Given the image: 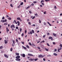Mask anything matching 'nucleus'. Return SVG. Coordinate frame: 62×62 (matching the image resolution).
Masks as SVG:
<instances>
[{
	"label": "nucleus",
	"mask_w": 62,
	"mask_h": 62,
	"mask_svg": "<svg viewBox=\"0 0 62 62\" xmlns=\"http://www.w3.org/2000/svg\"><path fill=\"white\" fill-rule=\"evenodd\" d=\"M62 49L61 48V47H60V48H59L58 49V52H60V50H62Z\"/></svg>",
	"instance_id": "6"
},
{
	"label": "nucleus",
	"mask_w": 62,
	"mask_h": 62,
	"mask_svg": "<svg viewBox=\"0 0 62 62\" xmlns=\"http://www.w3.org/2000/svg\"><path fill=\"white\" fill-rule=\"evenodd\" d=\"M2 20H4V19H5V17H3L2 18Z\"/></svg>",
	"instance_id": "54"
},
{
	"label": "nucleus",
	"mask_w": 62,
	"mask_h": 62,
	"mask_svg": "<svg viewBox=\"0 0 62 62\" xmlns=\"http://www.w3.org/2000/svg\"><path fill=\"white\" fill-rule=\"evenodd\" d=\"M60 46L61 47H62V44H60Z\"/></svg>",
	"instance_id": "36"
},
{
	"label": "nucleus",
	"mask_w": 62,
	"mask_h": 62,
	"mask_svg": "<svg viewBox=\"0 0 62 62\" xmlns=\"http://www.w3.org/2000/svg\"><path fill=\"white\" fill-rule=\"evenodd\" d=\"M20 32H21L22 31V28H20Z\"/></svg>",
	"instance_id": "27"
},
{
	"label": "nucleus",
	"mask_w": 62,
	"mask_h": 62,
	"mask_svg": "<svg viewBox=\"0 0 62 62\" xmlns=\"http://www.w3.org/2000/svg\"><path fill=\"white\" fill-rule=\"evenodd\" d=\"M53 34L54 37H56V34L54 33H53Z\"/></svg>",
	"instance_id": "13"
},
{
	"label": "nucleus",
	"mask_w": 62,
	"mask_h": 62,
	"mask_svg": "<svg viewBox=\"0 0 62 62\" xmlns=\"http://www.w3.org/2000/svg\"><path fill=\"white\" fill-rule=\"evenodd\" d=\"M53 55H55V56H57V54L55 53H54L53 54Z\"/></svg>",
	"instance_id": "15"
},
{
	"label": "nucleus",
	"mask_w": 62,
	"mask_h": 62,
	"mask_svg": "<svg viewBox=\"0 0 62 62\" xmlns=\"http://www.w3.org/2000/svg\"><path fill=\"white\" fill-rule=\"evenodd\" d=\"M12 48H11L10 49V51H11V52H12Z\"/></svg>",
	"instance_id": "34"
},
{
	"label": "nucleus",
	"mask_w": 62,
	"mask_h": 62,
	"mask_svg": "<svg viewBox=\"0 0 62 62\" xmlns=\"http://www.w3.org/2000/svg\"><path fill=\"white\" fill-rule=\"evenodd\" d=\"M46 44L47 45V46H50V45H49V44L48 43H47Z\"/></svg>",
	"instance_id": "35"
},
{
	"label": "nucleus",
	"mask_w": 62,
	"mask_h": 62,
	"mask_svg": "<svg viewBox=\"0 0 62 62\" xmlns=\"http://www.w3.org/2000/svg\"><path fill=\"white\" fill-rule=\"evenodd\" d=\"M22 47L24 50H26V48L23 46H22Z\"/></svg>",
	"instance_id": "10"
},
{
	"label": "nucleus",
	"mask_w": 62,
	"mask_h": 62,
	"mask_svg": "<svg viewBox=\"0 0 62 62\" xmlns=\"http://www.w3.org/2000/svg\"><path fill=\"white\" fill-rule=\"evenodd\" d=\"M53 44H54V45H55V43L54 42H53Z\"/></svg>",
	"instance_id": "45"
},
{
	"label": "nucleus",
	"mask_w": 62,
	"mask_h": 62,
	"mask_svg": "<svg viewBox=\"0 0 62 62\" xmlns=\"http://www.w3.org/2000/svg\"><path fill=\"white\" fill-rule=\"evenodd\" d=\"M13 27L14 28H15V27L14 25H11V26L10 27V28H12Z\"/></svg>",
	"instance_id": "3"
},
{
	"label": "nucleus",
	"mask_w": 62,
	"mask_h": 62,
	"mask_svg": "<svg viewBox=\"0 0 62 62\" xmlns=\"http://www.w3.org/2000/svg\"><path fill=\"white\" fill-rule=\"evenodd\" d=\"M45 56V55L43 56L42 55H39V57H42H42H44V56Z\"/></svg>",
	"instance_id": "1"
},
{
	"label": "nucleus",
	"mask_w": 62,
	"mask_h": 62,
	"mask_svg": "<svg viewBox=\"0 0 62 62\" xmlns=\"http://www.w3.org/2000/svg\"><path fill=\"white\" fill-rule=\"evenodd\" d=\"M3 49V46H1L0 47V49Z\"/></svg>",
	"instance_id": "28"
},
{
	"label": "nucleus",
	"mask_w": 62,
	"mask_h": 62,
	"mask_svg": "<svg viewBox=\"0 0 62 62\" xmlns=\"http://www.w3.org/2000/svg\"><path fill=\"white\" fill-rule=\"evenodd\" d=\"M1 53H2V54H3V53H4V51H1Z\"/></svg>",
	"instance_id": "60"
},
{
	"label": "nucleus",
	"mask_w": 62,
	"mask_h": 62,
	"mask_svg": "<svg viewBox=\"0 0 62 62\" xmlns=\"http://www.w3.org/2000/svg\"><path fill=\"white\" fill-rule=\"evenodd\" d=\"M20 8V5H19V6L17 7V8Z\"/></svg>",
	"instance_id": "38"
},
{
	"label": "nucleus",
	"mask_w": 62,
	"mask_h": 62,
	"mask_svg": "<svg viewBox=\"0 0 62 62\" xmlns=\"http://www.w3.org/2000/svg\"><path fill=\"white\" fill-rule=\"evenodd\" d=\"M54 8H55V9H56V6H54Z\"/></svg>",
	"instance_id": "59"
},
{
	"label": "nucleus",
	"mask_w": 62,
	"mask_h": 62,
	"mask_svg": "<svg viewBox=\"0 0 62 62\" xmlns=\"http://www.w3.org/2000/svg\"><path fill=\"white\" fill-rule=\"evenodd\" d=\"M29 13L30 14H31V13H32V12H31V11H29Z\"/></svg>",
	"instance_id": "39"
},
{
	"label": "nucleus",
	"mask_w": 62,
	"mask_h": 62,
	"mask_svg": "<svg viewBox=\"0 0 62 62\" xmlns=\"http://www.w3.org/2000/svg\"><path fill=\"white\" fill-rule=\"evenodd\" d=\"M40 42V41H39L37 42V43H39Z\"/></svg>",
	"instance_id": "61"
},
{
	"label": "nucleus",
	"mask_w": 62,
	"mask_h": 62,
	"mask_svg": "<svg viewBox=\"0 0 62 62\" xmlns=\"http://www.w3.org/2000/svg\"><path fill=\"white\" fill-rule=\"evenodd\" d=\"M37 60H38V58L35 59H34V61H37Z\"/></svg>",
	"instance_id": "20"
},
{
	"label": "nucleus",
	"mask_w": 62,
	"mask_h": 62,
	"mask_svg": "<svg viewBox=\"0 0 62 62\" xmlns=\"http://www.w3.org/2000/svg\"><path fill=\"white\" fill-rule=\"evenodd\" d=\"M11 18L10 17H9L8 18V19L9 20H11Z\"/></svg>",
	"instance_id": "31"
},
{
	"label": "nucleus",
	"mask_w": 62,
	"mask_h": 62,
	"mask_svg": "<svg viewBox=\"0 0 62 62\" xmlns=\"http://www.w3.org/2000/svg\"><path fill=\"white\" fill-rule=\"evenodd\" d=\"M54 51H55V52H56V51H57V49H55L54 50Z\"/></svg>",
	"instance_id": "49"
},
{
	"label": "nucleus",
	"mask_w": 62,
	"mask_h": 62,
	"mask_svg": "<svg viewBox=\"0 0 62 62\" xmlns=\"http://www.w3.org/2000/svg\"><path fill=\"white\" fill-rule=\"evenodd\" d=\"M30 8V6H29L26 8V9H27L28 8Z\"/></svg>",
	"instance_id": "32"
},
{
	"label": "nucleus",
	"mask_w": 62,
	"mask_h": 62,
	"mask_svg": "<svg viewBox=\"0 0 62 62\" xmlns=\"http://www.w3.org/2000/svg\"><path fill=\"white\" fill-rule=\"evenodd\" d=\"M17 23L18 24H20V22L19 21H17Z\"/></svg>",
	"instance_id": "52"
},
{
	"label": "nucleus",
	"mask_w": 62,
	"mask_h": 62,
	"mask_svg": "<svg viewBox=\"0 0 62 62\" xmlns=\"http://www.w3.org/2000/svg\"><path fill=\"white\" fill-rule=\"evenodd\" d=\"M43 60H44V61H45L46 60L45 58H44L43 59Z\"/></svg>",
	"instance_id": "56"
},
{
	"label": "nucleus",
	"mask_w": 62,
	"mask_h": 62,
	"mask_svg": "<svg viewBox=\"0 0 62 62\" xmlns=\"http://www.w3.org/2000/svg\"><path fill=\"white\" fill-rule=\"evenodd\" d=\"M9 31V29H8V27L6 28V32L7 33H8V32Z\"/></svg>",
	"instance_id": "4"
},
{
	"label": "nucleus",
	"mask_w": 62,
	"mask_h": 62,
	"mask_svg": "<svg viewBox=\"0 0 62 62\" xmlns=\"http://www.w3.org/2000/svg\"><path fill=\"white\" fill-rule=\"evenodd\" d=\"M10 6L12 8H13V6H12V4H10Z\"/></svg>",
	"instance_id": "29"
},
{
	"label": "nucleus",
	"mask_w": 62,
	"mask_h": 62,
	"mask_svg": "<svg viewBox=\"0 0 62 62\" xmlns=\"http://www.w3.org/2000/svg\"><path fill=\"white\" fill-rule=\"evenodd\" d=\"M13 23L14 24L15 23L16 24H17V23L16 22V21L15 20H14L13 22Z\"/></svg>",
	"instance_id": "12"
},
{
	"label": "nucleus",
	"mask_w": 62,
	"mask_h": 62,
	"mask_svg": "<svg viewBox=\"0 0 62 62\" xmlns=\"http://www.w3.org/2000/svg\"><path fill=\"white\" fill-rule=\"evenodd\" d=\"M16 61H20V60H21V59L19 58L16 59Z\"/></svg>",
	"instance_id": "9"
},
{
	"label": "nucleus",
	"mask_w": 62,
	"mask_h": 62,
	"mask_svg": "<svg viewBox=\"0 0 62 62\" xmlns=\"http://www.w3.org/2000/svg\"><path fill=\"white\" fill-rule=\"evenodd\" d=\"M4 55L5 57H6V58H8V55H7L6 54H4Z\"/></svg>",
	"instance_id": "7"
},
{
	"label": "nucleus",
	"mask_w": 62,
	"mask_h": 62,
	"mask_svg": "<svg viewBox=\"0 0 62 62\" xmlns=\"http://www.w3.org/2000/svg\"><path fill=\"white\" fill-rule=\"evenodd\" d=\"M49 39H51V40H53V38L51 37H49Z\"/></svg>",
	"instance_id": "14"
},
{
	"label": "nucleus",
	"mask_w": 62,
	"mask_h": 62,
	"mask_svg": "<svg viewBox=\"0 0 62 62\" xmlns=\"http://www.w3.org/2000/svg\"><path fill=\"white\" fill-rule=\"evenodd\" d=\"M26 47L28 48V49H29V46L28 45H27L26 46Z\"/></svg>",
	"instance_id": "17"
},
{
	"label": "nucleus",
	"mask_w": 62,
	"mask_h": 62,
	"mask_svg": "<svg viewBox=\"0 0 62 62\" xmlns=\"http://www.w3.org/2000/svg\"><path fill=\"white\" fill-rule=\"evenodd\" d=\"M16 42H17V43H18V40L17 39H16Z\"/></svg>",
	"instance_id": "41"
},
{
	"label": "nucleus",
	"mask_w": 62,
	"mask_h": 62,
	"mask_svg": "<svg viewBox=\"0 0 62 62\" xmlns=\"http://www.w3.org/2000/svg\"><path fill=\"white\" fill-rule=\"evenodd\" d=\"M34 4L33 3H32L31 4V6H34Z\"/></svg>",
	"instance_id": "37"
},
{
	"label": "nucleus",
	"mask_w": 62,
	"mask_h": 62,
	"mask_svg": "<svg viewBox=\"0 0 62 62\" xmlns=\"http://www.w3.org/2000/svg\"><path fill=\"white\" fill-rule=\"evenodd\" d=\"M4 25H8V23H4Z\"/></svg>",
	"instance_id": "33"
},
{
	"label": "nucleus",
	"mask_w": 62,
	"mask_h": 62,
	"mask_svg": "<svg viewBox=\"0 0 62 62\" xmlns=\"http://www.w3.org/2000/svg\"><path fill=\"white\" fill-rule=\"evenodd\" d=\"M31 31L32 33H34V30H32Z\"/></svg>",
	"instance_id": "23"
},
{
	"label": "nucleus",
	"mask_w": 62,
	"mask_h": 62,
	"mask_svg": "<svg viewBox=\"0 0 62 62\" xmlns=\"http://www.w3.org/2000/svg\"><path fill=\"white\" fill-rule=\"evenodd\" d=\"M23 2H22L20 3V5H21V6H22V5H23Z\"/></svg>",
	"instance_id": "25"
},
{
	"label": "nucleus",
	"mask_w": 62,
	"mask_h": 62,
	"mask_svg": "<svg viewBox=\"0 0 62 62\" xmlns=\"http://www.w3.org/2000/svg\"><path fill=\"white\" fill-rule=\"evenodd\" d=\"M29 45H32V44H31V43L30 42L29 43Z\"/></svg>",
	"instance_id": "48"
},
{
	"label": "nucleus",
	"mask_w": 62,
	"mask_h": 62,
	"mask_svg": "<svg viewBox=\"0 0 62 62\" xmlns=\"http://www.w3.org/2000/svg\"><path fill=\"white\" fill-rule=\"evenodd\" d=\"M47 35H50V33H47Z\"/></svg>",
	"instance_id": "55"
},
{
	"label": "nucleus",
	"mask_w": 62,
	"mask_h": 62,
	"mask_svg": "<svg viewBox=\"0 0 62 62\" xmlns=\"http://www.w3.org/2000/svg\"><path fill=\"white\" fill-rule=\"evenodd\" d=\"M46 24V23L45 22H44V25H45Z\"/></svg>",
	"instance_id": "46"
},
{
	"label": "nucleus",
	"mask_w": 62,
	"mask_h": 62,
	"mask_svg": "<svg viewBox=\"0 0 62 62\" xmlns=\"http://www.w3.org/2000/svg\"><path fill=\"white\" fill-rule=\"evenodd\" d=\"M46 11H45L44 12V14H46Z\"/></svg>",
	"instance_id": "47"
},
{
	"label": "nucleus",
	"mask_w": 62,
	"mask_h": 62,
	"mask_svg": "<svg viewBox=\"0 0 62 62\" xmlns=\"http://www.w3.org/2000/svg\"><path fill=\"white\" fill-rule=\"evenodd\" d=\"M21 36L22 37H23V36H24V34H23V33L22 34Z\"/></svg>",
	"instance_id": "26"
},
{
	"label": "nucleus",
	"mask_w": 62,
	"mask_h": 62,
	"mask_svg": "<svg viewBox=\"0 0 62 62\" xmlns=\"http://www.w3.org/2000/svg\"><path fill=\"white\" fill-rule=\"evenodd\" d=\"M30 34H32V32H31V31L30 32Z\"/></svg>",
	"instance_id": "62"
},
{
	"label": "nucleus",
	"mask_w": 62,
	"mask_h": 62,
	"mask_svg": "<svg viewBox=\"0 0 62 62\" xmlns=\"http://www.w3.org/2000/svg\"><path fill=\"white\" fill-rule=\"evenodd\" d=\"M35 18V16H34L33 17H32V19H34Z\"/></svg>",
	"instance_id": "57"
},
{
	"label": "nucleus",
	"mask_w": 62,
	"mask_h": 62,
	"mask_svg": "<svg viewBox=\"0 0 62 62\" xmlns=\"http://www.w3.org/2000/svg\"><path fill=\"white\" fill-rule=\"evenodd\" d=\"M29 60H30V61H33V59L32 58H31L29 59Z\"/></svg>",
	"instance_id": "21"
},
{
	"label": "nucleus",
	"mask_w": 62,
	"mask_h": 62,
	"mask_svg": "<svg viewBox=\"0 0 62 62\" xmlns=\"http://www.w3.org/2000/svg\"><path fill=\"white\" fill-rule=\"evenodd\" d=\"M25 55L24 54H22V57H25Z\"/></svg>",
	"instance_id": "11"
},
{
	"label": "nucleus",
	"mask_w": 62,
	"mask_h": 62,
	"mask_svg": "<svg viewBox=\"0 0 62 62\" xmlns=\"http://www.w3.org/2000/svg\"><path fill=\"white\" fill-rule=\"evenodd\" d=\"M47 56H51V55L50 54L48 55H47Z\"/></svg>",
	"instance_id": "44"
},
{
	"label": "nucleus",
	"mask_w": 62,
	"mask_h": 62,
	"mask_svg": "<svg viewBox=\"0 0 62 62\" xmlns=\"http://www.w3.org/2000/svg\"><path fill=\"white\" fill-rule=\"evenodd\" d=\"M42 2H44V1L43 0H42L40 2V3H42Z\"/></svg>",
	"instance_id": "30"
},
{
	"label": "nucleus",
	"mask_w": 62,
	"mask_h": 62,
	"mask_svg": "<svg viewBox=\"0 0 62 62\" xmlns=\"http://www.w3.org/2000/svg\"><path fill=\"white\" fill-rule=\"evenodd\" d=\"M44 42H45V41L44 40H43L42 41H41L40 42V43H44Z\"/></svg>",
	"instance_id": "16"
},
{
	"label": "nucleus",
	"mask_w": 62,
	"mask_h": 62,
	"mask_svg": "<svg viewBox=\"0 0 62 62\" xmlns=\"http://www.w3.org/2000/svg\"><path fill=\"white\" fill-rule=\"evenodd\" d=\"M37 48H38V49H40V48L39 47H37Z\"/></svg>",
	"instance_id": "50"
},
{
	"label": "nucleus",
	"mask_w": 62,
	"mask_h": 62,
	"mask_svg": "<svg viewBox=\"0 0 62 62\" xmlns=\"http://www.w3.org/2000/svg\"><path fill=\"white\" fill-rule=\"evenodd\" d=\"M33 3H34V4H35V3H37V2L35 1L33 2Z\"/></svg>",
	"instance_id": "42"
},
{
	"label": "nucleus",
	"mask_w": 62,
	"mask_h": 62,
	"mask_svg": "<svg viewBox=\"0 0 62 62\" xmlns=\"http://www.w3.org/2000/svg\"><path fill=\"white\" fill-rule=\"evenodd\" d=\"M45 36H46V35H43V38H45Z\"/></svg>",
	"instance_id": "64"
},
{
	"label": "nucleus",
	"mask_w": 62,
	"mask_h": 62,
	"mask_svg": "<svg viewBox=\"0 0 62 62\" xmlns=\"http://www.w3.org/2000/svg\"><path fill=\"white\" fill-rule=\"evenodd\" d=\"M0 22H2V23H3L4 22H5V20H1Z\"/></svg>",
	"instance_id": "19"
},
{
	"label": "nucleus",
	"mask_w": 62,
	"mask_h": 62,
	"mask_svg": "<svg viewBox=\"0 0 62 62\" xmlns=\"http://www.w3.org/2000/svg\"><path fill=\"white\" fill-rule=\"evenodd\" d=\"M16 55H19V53H16Z\"/></svg>",
	"instance_id": "18"
},
{
	"label": "nucleus",
	"mask_w": 62,
	"mask_h": 62,
	"mask_svg": "<svg viewBox=\"0 0 62 62\" xmlns=\"http://www.w3.org/2000/svg\"><path fill=\"white\" fill-rule=\"evenodd\" d=\"M13 42L14 44H15V41L14 40H13L12 41Z\"/></svg>",
	"instance_id": "24"
},
{
	"label": "nucleus",
	"mask_w": 62,
	"mask_h": 62,
	"mask_svg": "<svg viewBox=\"0 0 62 62\" xmlns=\"http://www.w3.org/2000/svg\"><path fill=\"white\" fill-rule=\"evenodd\" d=\"M17 20H20V21L21 22V21H22V20L21 19V18H20L19 17H17Z\"/></svg>",
	"instance_id": "2"
},
{
	"label": "nucleus",
	"mask_w": 62,
	"mask_h": 62,
	"mask_svg": "<svg viewBox=\"0 0 62 62\" xmlns=\"http://www.w3.org/2000/svg\"><path fill=\"white\" fill-rule=\"evenodd\" d=\"M28 23L30 24V25H31V23L30 22H28Z\"/></svg>",
	"instance_id": "43"
},
{
	"label": "nucleus",
	"mask_w": 62,
	"mask_h": 62,
	"mask_svg": "<svg viewBox=\"0 0 62 62\" xmlns=\"http://www.w3.org/2000/svg\"><path fill=\"white\" fill-rule=\"evenodd\" d=\"M16 59L20 58V56L19 55L17 56L16 57Z\"/></svg>",
	"instance_id": "5"
},
{
	"label": "nucleus",
	"mask_w": 62,
	"mask_h": 62,
	"mask_svg": "<svg viewBox=\"0 0 62 62\" xmlns=\"http://www.w3.org/2000/svg\"><path fill=\"white\" fill-rule=\"evenodd\" d=\"M45 50L46 51H49V50L47 49V48H45Z\"/></svg>",
	"instance_id": "22"
},
{
	"label": "nucleus",
	"mask_w": 62,
	"mask_h": 62,
	"mask_svg": "<svg viewBox=\"0 0 62 62\" xmlns=\"http://www.w3.org/2000/svg\"><path fill=\"white\" fill-rule=\"evenodd\" d=\"M28 55L29 56H33V54H28Z\"/></svg>",
	"instance_id": "8"
},
{
	"label": "nucleus",
	"mask_w": 62,
	"mask_h": 62,
	"mask_svg": "<svg viewBox=\"0 0 62 62\" xmlns=\"http://www.w3.org/2000/svg\"><path fill=\"white\" fill-rule=\"evenodd\" d=\"M37 15H38V14H37V13L35 14V16H37Z\"/></svg>",
	"instance_id": "63"
},
{
	"label": "nucleus",
	"mask_w": 62,
	"mask_h": 62,
	"mask_svg": "<svg viewBox=\"0 0 62 62\" xmlns=\"http://www.w3.org/2000/svg\"><path fill=\"white\" fill-rule=\"evenodd\" d=\"M16 28L17 29H18V27H16Z\"/></svg>",
	"instance_id": "58"
},
{
	"label": "nucleus",
	"mask_w": 62,
	"mask_h": 62,
	"mask_svg": "<svg viewBox=\"0 0 62 62\" xmlns=\"http://www.w3.org/2000/svg\"><path fill=\"white\" fill-rule=\"evenodd\" d=\"M8 43V42L7 41H6L5 42V44H7Z\"/></svg>",
	"instance_id": "40"
},
{
	"label": "nucleus",
	"mask_w": 62,
	"mask_h": 62,
	"mask_svg": "<svg viewBox=\"0 0 62 62\" xmlns=\"http://www.w3.org/2000/svg\"><path fill=\"white\" fill-rule=\"evenodd\" d=\"M27 32V31H26V30H25V34H26V33Z\"/></svg>",
	"instance_id": "51"
},
{
	"label": "nucleus",
	"mask_w": 62,
	"mask_h": 62,
	"mask_svg": "<svg viewBox=\"0 0 62 62\" xmlns=\"http://www.w3.org/2000/svg\"><path fill=\"white\" fill-rule=\"evenodd\" d=\"M22 44H24V42H22Z\"/></svg>",
	"instance_id": "53"
}]
</instances>
